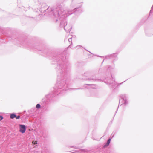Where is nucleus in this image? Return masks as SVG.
<instances>
[{"mask_svg":"<svg viewBox=\"0 0 153 153\" xmlns=\"http://www.w3.org/2000/svg\"><path fill=\"white\" fill-rule=\"evenodd\" d=\"M19 131L22 134L25 133L26 130L25 126L24 125H19Z\"/></svg>","mask_w":153,"mask_h":153,"instance_id":"1","label":"nucleus"},{"mask_svg":"<svg viewBox=\"0 0 153 153\" xmlns=\"http://www.w3.org/2000/svg\"><path fill=\"white\" fill-rule=\"evenodd\" d=\"M20 117L19 115L16 116V114H12L10 115V118L11 119H13L14 118H16V119H19L20 118Z\"/></svg>","mask_w":153,"mask_h":153,"instance_id":"2","label":"nucleus"},{"mask_svg":"<svg viewBox=\"0 0 153 153\" xmlns=\"http://www.w3.org/2000/svg\"><path fill=\"white\" fill-rule=\"evenodd\" d=\"M110 141H111V139H109L108 140V141H107L106 144L104 146V147H105V146H108L110 144Z\"/></svg>","mask_w":153,"mask_h":153,"instance_id":"3","label":"nucleus"},{"mask_svg":"<svg viewBox=\"0 0 153 153\" xmlns=\"http://www.w3.org/2000/svg\"><path fill=\"white\" fill-rule=\"evenodd\" d=\"M40 107V105L39 104H37L36 105V108H39Z\"/></svg>","mask_w":153,"mask_h":153,"instance_id":"4","label":"nucleus"},{"mask_svg":"<svg viewBox=\"0 0 153 153\" xmlns=\"http://www.w3.org/2000/svg\"><path fill=\"white\" fill-rule=\"evenodd\" d=\"M32 143H33L34 144H37V141H33L32 142Z\"/></svg>","mask_w":153,"mask_h":153,"instance_id":"5","label":"nucleus"},{"mask_svg":"<svg viewBox=\"0 0 153 153\" xmlns=\"http://www.w3.org/2000/svg\"><path fill=\"white\" fill-rule=\"evenodd\" d=\"M0 118H1L0 120H1L3 119V117L2 116H0Z\"/></svg>","mask_w":153,"mask_h":153,"instance_id":"6","label":"nucleus"}]
</instances>
